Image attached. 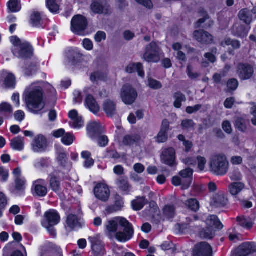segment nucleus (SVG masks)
Returning a JSON list of instances; mask_svg holds the SVG:
<instances>
[{"instance_id": "f257e3e1", "label": "nucleus", "mask_w": 256, "mask_h": 256, "mask_svg": "<svg viewBox=\"0 0 256 256\" xmlns=\"http://www.w3.org/2000/svg\"><path fill=\"white\" fill-rule=\"evenodd\" d=\"M48 86L50 92L54 94L56 91L49 84L42 81L32 83L24 92L23 98L29 110L35 114H40L46 106L44 88Z\"/></svg>"}, {"instance_id": "f03ea898", "label": "nucleus", "mask_w": 256, "mask_h": 256, "mask_svg": "<svg viewBox=\"0 0 256 256\" xmlns=\"http://www.w3.org/2000/svg\"><path fill=\"white\" fill-rule=\"evenodd\" d=\"M106 232L110 238L126 242L132 238L134 230L132 225H106Z\"/></svg>"}, {"instance_id": "7ed1b4c3", "label": "nucleus", "mask_w": 256, "mask_h": 256, "mask_svg": "<svg viewBox=\"0 0 256 256\" xmlns=\"http://www.w3.org/2000/svg\"><path fill=\"white\" fill-rule=\"evenodd\" d=\"M10 42L13 44L12 52L15 56L22 59H26L32 56L33 48L30 43L20 40L16 36H12Z\"/></svg>"}, {"instance_id": "20e7f679", "label": "nucleus", "mask_w": 256, "mask_h": 256, "mask_svg": "<svg viewBox=\"0 0 256 256\" xmlns=\"http://www.w3.org/2000/svg\"><path fill=\"white\" fill-rule=\"evenodd\" d=\"M229 162L225 154H216L212 156L210 162L211 171L216 176L225 175L228 170Z\"/></svg>"}, {"instance_id": "39448f33", "label": "nucleus", "mask_w": 256, "mask_h": 256, "mask_svg": "<svg viewBox=\"0 0 256 256\" xmlns=\"http://www.w3.org/2000/svg\"><path fill=\"white\" fill-rule=\"evenodd\" d=\"M179 174L180 176L173 177L172 184L175 186H180L182 190L188 189L192 182L193 170L190 168H187L181 170Z\"/></svg>"}, {"instance_id": "423d86ee", "label": "nucleus", "mask_w": 256, "mask_h": 256, "mask_svg": "<svg viewBox=\"0 0 256 256\" xmlns=\"http://www.w3.org/2000/svg\"><path fill=\"white\" fill-rule=\"evenodd\" d=\"M15 184L14 193L16 196L24 194L26 189V180L22 174V170L19 167L14 168L12 172Z\"/></svg>"}, {"instance_id": "0eeeda50", "label": "nucleus", "mask_w": 256, "mask_h": 256, "mask_svg": "<svg viewBox=\"0 0 256 256\" xmlns=\"http://www.w3.org/2000/svg\"><path fill=\"white\" fill-rule=\"evenodd\" d=\"M88 22L85 17L81 15L74 16L71 20V30L78 35H82L86 29Z\"/></svg>"}, {"instance_id": "6e6552de", "label": "nucleus", "mask_w": 256, "mask_h": 256, "mask_svg": "<svg viewBox=\"0 0 256 256\" xmlns=\"http://www.w3.org/2000/svg\"><path fill=\"white\" fill-rule=\"evenodd\" d=\"M121 98L126 104H132L136 100L138 93L136 90L129 85L124 86L121 90Z\"/></svg>"}, {"instance_id": "1a4fd4ad", "label": "nucleus", "mask_w": 256, "mask_h": 256, "mask_svg": "<svg viewBox=\"0 0 256 256\" xmlns=\"http://www.w3.org/2000/svg\"><path fill=\"white\" fill-rule=\"evenodd\" d=\"M160 50L154 42H151L146 48V52L144 58L148 62H157L159 60Z\"/></svg>"}, {"instance_id": "9d476101", "label": "nucleus", "mask_w": 256, "mask_h": 256, "mask_svg": "<svg viewBox=\"0 0 256 256\" xmlns=\"http://www.w3.org/2000/svg\"><path fill=\"white\" fill-rule=\"evenodd\" d=\"M256 252V244L244 242L240 244L232 252V256H248Z\"/></svg>"}, {"instance_id": "9b49d317", "label": "nucleus", "mask_w": 256, "mask_h": 256, "mask_svg": "<svg viewBox=\"0 0 256 256\" xmlns=\"http://www.w3.org/2000/svg\"><path fill=\"white\" fill-rule=\"evenodd\" d=\"M88 240L91 244L92 250L95 256H102L106 254L104 244L98 236H90Z\"/></svg>"}, {"instance_id": "f8f14e48", "label": "nucleus", "mask_w": 256, "mask_h": 256, "mask_svg": "<svg viewBox=\"0 0 256 256\" xmlns=\"http://www.w3.org/2000/svg\"><path fill=\"white\" fill-rule=\"evenodd\" d=\"M64 176V172H61L59 170H55L49 175L50 187L54 192H60V180L63 179Z\"/></svg>"}, {"instance_id": "ddd939ff", "label": "nucleus", "mask_w": 256, "mask_h": 256, "mask_svg": "<svg viewBox=\"0 0 256 256\" xmlns=\"http://www.w3.org/2000/svg\"><path fill=\"white\" fill-rule=\"evenodd\" d=\"M90 7L95 14H109L111 13L110 6L106 0H96L92 2Z\"/></svg>"}, {"instance_id": "4468645a", "label": "nucleus", "mask_w": 256, "mask_h": 256, "mask_svg": "<svg viewBox=\"0 0 256 256\" xmlns=\"http://www.w3.org/2000/svg\"><path fill=\"white\" fill-rule=\"evenodd\" d=\"M212 249L207 242H203L197 244L193 250V256H212Z\"/></svg>"}, {"instance_id": "2eb2a0df", "label": "nucleus", "mask_w": 256, "mask_h": 256, "mask_svg": "<svg viewBox=\"0 0 256 256\" xmlns=\"http://www.w3.org/2000/svg\"><path fill=\"white\" fill-rule=\"evenodd\" d=\"M94 193L96 197L102 202L108 200L110 196L108 186L102 183L98 184L94 188Z\"/></svg>"}, {"instance_id": "dca6fc26", "label": "nucleus", "mask_w": 256, "mask_h": 256, "mask_svg": "<svg viewBox=\"0 0 256 256\" xmlns=\"http://www.w3.org/2000/svg\"><path fill=\"white\" fill-rule=\"evenodd\" d=\"M46 182L44 180L39 179L34 181L32 184V192L34 196L44 197L47 194Z\"/></svg>"}, {"instance_id": "f3484780", "label": "nucleus", "mask_w": 256, "mask_h": 256, "mask_svg": "<svg viewBox=\"0 0 256 256\" xmlns=\"http://www.w3.org/2000/svg\"><path fill=\"white\" fill-rule=\"evenodd\" d=\"M32 150L35 152H44L47 146V140L42 134L36 136L32 143Z\"/></svg>"}, {"instance_id": "a211bd4d", "label": "nucleus", "mask_w": 256, "mask_h": 256, "mask_svg": "<svg viewBox=\"0 0 256 256\" xmlns=\"http://www.w3.org/2000/svg\"><path fill=\"white\" fill-rule=\"evenodd\" d=\"M253 68L247 64H240L238 67V74L242 80L250 79L254 74Z\"/></svg>"}, {"instance_id": "6ab92c4d", "label": "nucleus", "mask_w": 256, "mask_h": 256, "mask_svg": "<svg viewBox=\"0 0 256 256\" xmlns=\"http://www.w3.org/2000/svg\"><path fill=\"white\" fill-rule=\"evenodd\" d=\"M102 130L100 124L96 122H91L87 126L88 134L93 140L95 139L102 132Z\"/></svg>"}, {"instance_id": "aec40b11", "label": "nucleus", "mask_w": 256, "mask_h": 256, "mask_svg": "<svg viewBox=\"0 0 256 256\" xmlns=\"http://www.w3.org/2000/svg\"><path fill=\"white\" fill-rule=\"evenodd\" d=\"M164 163L170 166H173L175 162V150L172 148L164 150L161 155Z\"/></svg>"}, {"instance_id": "412c9836", "label": "nucleus", "mask_w": 256, "mask_h": 256, "mask_svg": "<svg viewBox=\"0 0 256 256\" xmlns=\"http://www.w3.org/2000/svg\"><path fill=\"white\" fill-rule=\"evenodd\" d=\"M122 143L124 145L128 146H140L144 143V140L138 134H128L124 137Z\"/></svg>"}, {"instance_id": "4be33fe9", "label": "nucleus", "mask_w": 256, "mask_h": 256, "mask_svg": "<svg viewBox=\"0 0 256 256\" xmlns=\"http://www.w3.org/2000/svg\"><path fill=\"white\" fill-rule=\"evenodd\" d=\"M44 219L48 224H58L60 222V216L58 211L50 209L44 213Z\"/></svg>"}, {"instance_id": "5701e85b", "label": "nucleus", "mask_w": 256, "mask_h": 256, "mask_svg": "<svg viewBox=\"0 0 256 256\" xmlns=\"http://www.w3.org/2000/svg\"><path fill=\"white\" fill-rule=\"evenodd\" d=\"M68 116L72 121L70 122V126L74 128H80L84 126V120L82 117L79 116L78 112L73 110L69 112Z\"/></svg>"}, {"instance_id": "b1692460", "label": "nucleus", "mask_w": 256, "mask_h": 256, "mask_svg": "<svg viewBox=\"0 0 256 256\" xmlns=\"http://www.w3.org/2000/svg\"><path fill=\"white\" fill-rule=\"evenodd\" d=\"M252 228V225H237L234 227L232 232H230L229 238L232 241L240 240V233L243 232L245 230H250Z\"/></svg>"}, {"instance_id": "393cba45", "label": "nucleus", "mask_w": 256, "mask_h": 256, "mask_svg": "<svg viewBox=\"0 0 256 256\" xmlns=\"http://www.w3.org/2000/svg\"><path fill=\"white\" fill-rule=\"evenodd\" d=\"M193 35L194 38L201 43L209 44L213 40L212 36L203 30H196Z\"/></svg>"}, {"instance_id": "a878e982", "label": "nucleus", "mask_w": 256, "mask_h": 256, "mask_svg": "<svg viewBox=\"0 0 256 256\" xmlns=\"http://www.w3.org/2000/svg\"><path fill=\"white\" fill-rule=\"evenodd\" d=\"M170 124L168 120H164L162 122L160 130L156 138V142L162 143L166 142L168 138L167 132L169 130Z\"/></svg>"}, {"instance_id": "bb28decb", "label": "nucleus", "mask_w": 256, "mask_h": 256, "mask_svg": "<svg viewBox=\"0 0 256 256\" xmlns=\"http://www.w3.org/2000/svg\"><path fill=\"white\" fill-rule=\"evenodd\" d=\"M200 16L203 18H200L198 22L196 24V28H200L202 26L204 28H207L210 27L213 24V22L209 20V16L207 13L204 10L203 8L200 10Z\"/></svg>"}, {"instance_id": "cd10ccee", "label": "nucleus", "mask_w": 256, "mask_h": 256, "mask_svg": "<svg viewBox=\"0 0 256 256\" xmlns=\"http://www.w3.org/2000/svg\"><path fill=\"white\" fill-rule=\"evenodd\" d=\"M46 18L40 12H34L30 16V24L35 27H44L45 24Z\"/></svg>"}, {"instance_id": "c85d7f7f", "label": "nucleus", "mask_w": 256, "mask_h": 256, "mask_svg": "<svg viewBox=\"0 0 256 256\" xmlns=\"http://www.w3.org/2000/svg\"><path fill=\"white\" fill-rule=\"evenodd\" d=\"M114 199V204L112 206H108L106 209V211L108 214L120 210L124 206V202L122 198L119 195H116Z\"/></svg>"}, {"instance_id": "c756f323", "label": "nucleus", "mask_w": 256, "mask_h": 256, "mask_svg": "<svg viewBox=\"0 0 256 256\" xmlns=\"http://www.w3.org/2000/svg\"><path fill=\"white\" fill-rule=\"evenodd\" d=\"M85 105L94 114L100 111V106L96 100L91 94H88L85 100Z\"/></svg>"}, {"instance_id": "7c9ffc66", "label": "nucleus", "mask_w": 256, "mask_h": 256, "mask_svg": "<svg viewBox=\"0 0 256 256\" xmlns=\"http://www.w3.org/2000/svg\"><path fill=\"white\" fill-rule=\"evenodd\" d=\"M248 34L244 26L238 23H236L232 29V34L238 38H244L247 36Z\"/></svg>"}, {"instance_id": "2f4dec72", "label": "nucleus", "mask_w": 256, "mask_h": 256, "mask_svg": "<svg viewBox=\"0 0 256 256\" xmlns=\"http://www.w3.org/2000/svg\"><path fill=\"white\" fill-rule=\"evenodd\" d=\"M126 72L131 74L136 72L140 76L144 78V72L143 70L142 64L140 63L130 64L126 68Z\"/></svg>"}, {"instance_id": "473e14b6", "label": "nucleus", "mask_w": 256, "mask_h": 256, "mask_svg": "<svg viewBox=\"0 0 256 256\" xmlns=\"http://www.w3.org/2000/svg\"><path fill=\"white\" fill-rule=\"evenodd\" d=\"M10 146L14 150H22L24 146V138L20 136L14 138L10 141Z\"/></svg>"}, {"instance_id": "72a5a7b5", "label": "nucleus", "mask_w": 256, "mask_h": 256, "mask_svg": "<svg viewBox=\"0 0 256 256\" xmlns=\"http://www.w3.org/2000/svg\"><path fill=\"white\" fill-rule=\"evenodd\" d=\"M238 17L240 20L247 24H250L252 21V16L251 11L248 8L241 10L239 12Z\"/></svg>"}, {"instance_id": "f704fd0d", "label": "nucleus", "mask_w": 256, "mask_h": 256, "mask_svg": "<svg viewBox=\"0 0 256 256\" xmlns=\"http://www.w3.org/2000/svg\"><path fill=\"white\" fill-rule=\"evenodd\" d=\"M116 184L124 194H128L131 190V186L126 178H120L117 180Z\"/></svg>"}, {"instance_id": "c9c22d12", "label": "nucleus", "mask_w": 256, "mask_h": 256, "mask_svg": "<svg viewBox=\"0 0 256 256\" xmlns=\"http://www.w3.org/2000/svg\"><path fill=\"white\" fill-rule=\"evenodd\" d=\"M244 184L240 182H236L231 184L228 188L230 194L236 196L244 188Z\"/></svg>"}, {"instance_id": "e433bc0d", "label": "nucleus", "mask_w": 256, "mask_h": 256, "mask_svg": "<svg viewBox=\"0 0 256 256\" xmlns=\"http://www.w3.org/2000/svg\"><path fill=\"white\" fill-rule=\"evenodd\" d=\"M104 110L106 114L112 116L116 114V108L114 103L110 100H106L103 105Z\"/></svg>"}, {"instance_id": "4c0bfd02", "label": "nucleus", "mask_w": 256, "mask_h": 256, "mask_svg": "<svg viewBox=\"0 0 256 256\" xmlns=\"http://www.w3.org/2000/svg\"><path fill=\"white\" fill-rule=\"evenodd\" d=\"M60 0H46V6L51 12L56 14L60 10Z\"/></svg>"}, {"instance_id": "58836bf2", "label": "nucleus", "mask_w": 256, "mask_h": 256, "mask_svg": "<svg viewBox=\"0 0 256 256\" xmlns=\"http://www.w3.org/2000/svg\"><path fill=\"white\" fill-rule=\"evenodd\" d=\"M146 203L147 201L144 197H138L132 202V206L134 210H140Z\"/></svg>"}, {"instance_id": "ea45409f", "label": "nucleus", "mask_w": 256, "mask_h": 256, "mask_svg": "<svg viewBox=\"0 0 256 256\" xmlns=\"http://www.w3.org/2000/svg\"><path fill=\"white\" fill-rule=\"evenodd\" d=\"M215 234V230L212 226H209L204 228L199 232L200 237L205 238H212Z\"/></svg>"}, {"instance_id": "a19ab883", "label": "nucleus", "mask_w": 256, "mask_h": 256, "mask_svg": "<svg viewBox=\"0 0 256 256\" xmlns=\"http://www.w3.org/2000/svg\"><path fill=\"white\" fill-rule=\"evenodd\" d=\"M175 214V208L173 206L166 205L163 209L164 219H170Z\"/></svg>"}, {"instance_id": "79ce46f5", "label": "nucleus", "mask_w": 256, "mask_h": 256, "mask_svg": "<svg viewBox=\"0 0 256 256\" xmlns=\"http://www.w3.org/2000/svg\"><path fill=\"white\" fill-rule=\"evenodd\" d=\"M8 10L12 12H19L21 10L20 0H10L8 3Z\"/></svg>"}, {"instance_id": "37998d69", "label": "nucleus", "mask_w": 256, "mask_h": 256, "mask_svg": "<svg viewBox=\"0 0 256 256\" xmlns=\"http://www.w3.org/2000/svg\"><path fill=\"white\" fill-rule=\"evenodd\" d=\"M221 46L224 47L226 46H231L234 49H238L240 46V42L236 40H232L230 38H226L224 41L222 42Z\"/></svg>"}, {"instance_id": "c03bdc74", "label": "nucleus", "mask_w": 256, "mask_h": 256, "mask_svg": "<svg viewBox=\"0 0 256 256\" xmlns=\"http://www.w3.org/2000/svg\"><path fill=\"white\" fill-rule=\"evenodd\" d=\"M214 202L216 207L224 206L226 204L227 199L222 194H217L214 198Z\"/></svg>"}, {"instance_id": "a18cd8bd", "label": "nucleus", "mask_w": 256, "mask_h": 256, "mask_svg": "<svg viewBox=\"0 0 256 256\" xmlns=\"http://www.w3.org/2000/svg\"><path fill=\"white\" fill-rule=\"evenodd\" d=\"M202 218L203 222L206 224H222L218 217L216 215L207 216L204 214Z\"/></svg>"}, {"instance_id": "49530a36", "label": "nucleus", "mask_w": 256, "mask_h": 256, "mask_svg": "<svg viewBox=\"0 0 256 256\" xmlns=\"http://www.w3.org/2000/svg\"><path fill=\"white\" fill-rule=\"evenodd\" d=\"M174 106L176 108H180L182 106V102L186 100V98L181 92H176L174 94Z\"/></svg>"}, {"instance_id": "de8ad7c7", "label": "nucleus", "mask_w": 256, "mask_h": 256, "mask_svg": "<svg viewBox=\"0 0 256 256\" xmlns=\"http://www.w3.org/2000/svg\"><path fill=\"white\" fill-rule=\"evenodd\" d=\"M4 85L8 88H14L16 85V78L12 74H8L5 78Z\"/></svg>"}, {"instance_id": "09e8293b", "label": "nucleus", "mask_w": 256, "mask_h": 256, "mask_svg": "<svg viewBox=\"0 0 256 256\" xmlns=\"http://www.w3.org/2000/svg\"><path fill=\"white\" fill-rule=\"evenodd\" d=\"M186 204L190 209L194 212H196L200 208L199 202L195 198H190L188 200Z\"/></svg>"}, {"instance_id": "8fccbe9b", "label": "nucleus", "mask_w": 256, "mask_h": 256, "mask_svg": "<svg viewBox=\"0 0 256 256\" xmlns=\"http://www.w3.org/2000/svg\"><path fill=\"white\" fill-rule=\"evenodd\" d=\"M247 122L242 118H238L236 120V128L240 131L244 132L246 130Z\"/></svg>"}, {"instance_id": "3c124183", "label": "nucleus", "mask_w": 256, "mask_h": 256, "mask_svg": "<svg viewBox=\"0 0 256 256\" xmlns=\"http://www.w3.org/2000/svg\"><path fill=\"white\" fill-rule=\"evenodd\" d=\"M61 166V170H60V172H64V174L68 173L69 172L72 166V164L68 162V158L64 160H61L59 162Z\"/></svg>"}, {"instance_id": "603ef678", "label": "nucleus", "mask_w": 256, "mask_h": 256, "mask_svg": "<svg viewBox=\"0 0 256 256\" xmlns=\"http://www.w3.org/2000/svg\"><path fill=\"white\" fill-rule=\"evenodd\" d=\"M61 166V170H60V172H64V174L68 173L69 172L72 166V164L68 162V158L64 160H61L59 162Z\"/></svg>"}, {"instance_id": "864d4df0", "label": "nucleus", "mask_w": 256, "mask_h": 256, "mask_svg": "<svg viewBox=\"0 0 256 256\" xmlns=\"http://www.w3.org/2000/svg\"><path fill=\"white\" fill-rule=\"evenodd\" d=\"M48 160L44 158H39L36 159L34 162V166L37 169L47 167L48 166Z\"/></svg>"}, {"instance_id": "5fc2aeb1", "label": "nucleus", "mask_w": 256, "mask_h": 256, "mask_svg": "<svg viewBox=\"0 0 256 256\" xmlns=\"http://www.w3.org/2000/svg\"><path fill=\"white\" fill-rule=\"evenodd\" d=\"M230 69V66H226L222 72L220 74H216L213 76V79L215 82L220 83L221 81L222 78L226 76V74L229 71Z\"/></svg>"}, {"instance_id": "6e6d98bb", "label": "nucleus", "mask_w": 256, "mask_h": 256, "mask_svg": "<svg viewBox=\"0 0 256 256\" xmlns=\"http://www.w3.org/2000/svg\"><path fill=\"white\" fill-rule=\"evenodd\" d=\"M8 202V199L5 194L0 192V218L2 216L3 211L4 210Z\"/></svg>"}, {"instance_id": "4d7b16f0", "label": "nucleus", "mask_w": 256, "mask_h": 256, "mask_svg": "<svg viewBox=\"0 0 256 256\" xmlns=\"http://www.w3.org/2000/svg\"><path fill=\"white\" fill-rule=\"evenodd\" d=\"M106 78L105 74L100 72H96L92 73L90 76V80L94 82L98 80H104Z\"/></svg>"}, {"instance_id": "13d9d810", "label": "nucleus", "mask_w": 256, "mask_h": 256, "mask_svg": "<svg viewBox=\"0 0 256 256\" xmlns=\"http://www.w3.org/2000/svg\"><path fill=\"white\" fill-rule=\"evenodd\" d=\"M74 141V136L71 133H66L64 134L62 138V142L66 146H70L72 144Z\"/></svg>"}, {"instance_id": "bf43d9fd", "label": "nucleus", "mask_w": 256, "mask_h": 256, "mask_svg": "<svg viewBox=\"0 0 256 256\" xmlns=\"http://www.w3.org/2000/svg\"><path fill=\"white\" fill-rule=\"evenodd\" d=\"M108 224H130V222L123 217H114L108 220Z\"/></svg>"}, {"instance_id": "052dcab7", "label": "nucleus", "mask_w": 256, "mask_h": 256, "mask_svg": "<svg viewBox=\"0 0 256 256\" xmlns=\"http://www.w3.org/2000/svg\"><path fill=\"white\" fill-rule=\"evenodd\" d=\"M12 106L7 102H3L0 104V113H8L12 112Z\"/></svg>"}, {"instance_id": "680f3d73", "label": "nucleus", "mask_w": 256, "mask_h": 256, "mask_svg": "<svg viewBox=\"0 0 256 256\" xmlns=\"http://www.w3.org/2000/svg\"><path fill=\"white\" fill-rule=\"evenodd\" d=\"M189 225H175L174 232L176 234H186L188 232Z\"/></svg>"}, {"instance_id": "e2e57ef3", "label": "nucleus", "mask_w": 256, "mask_h": 256, "mask_svg": "<svg viewBox=\"0 0 256 256\" xmlns=\"http://www.w3.org/2000/svg\"><path fill=\"white\" fill-rule=\"evenodd\" d=\"M82 220L78 219V217L74 214H70L67 218V224H82Z\"/></svg>"}, {"instance_id": "0e129e2a", "label": "nucleus", "mask_w": 256, "mask_h": 256, "mask_svg": "<svg viewBox=\"0 0 256 256\" xmlns=\"http://www.w3.org/2000/svg\"><path fill=\"white\" fill-rule=\"evenodd\" d=\"M194 123L192 120L186 119L182 122V126L184 130H189L194 128Z\"/></svg>"}, {"instance_id": "69168bd1", "label": "nucleus", "mask_w": 256, "mask_h": 256, "mask_svg": "<svg viewBox=\"0 0 256 256\" xmlns=\"http://www.w3.org/2000/svg\"><path fill=\"white\" fill-rule=\"evenodd\" d=\"M238 86V81L234 78L230 80L227 83L228 90H236Z\"/></svg>"}, {"instance_id": "338daca9", "label": "nucleus", "mask_w": 256, "mask_h": 256, "mask_svg": "<svg viewBox=\"0 0 256 256\" xmlns=\"http://www.w3.org/2000/svg\"><path fill=\"white\" fill-rule=\"evenodd\" d=\"M9 177L8 170L2 167H0V178L2 182H6Z\"/></svg>"}, {"instance_id": "774afa93", "label": "nucleus", "mask_w": 256, "mask_h": 256, "mask_svg": "<svg viewBox=\"0 0 256 256\" xmlns=\"http://www.w3.org/2000/svg\"><path fill=\"white\" fill-rule=\"evenodd\" d=\"M148 84L150 87L153 89H160L162 86L160 82L152 78H148Z\"/></svg>"}]
</instances>
